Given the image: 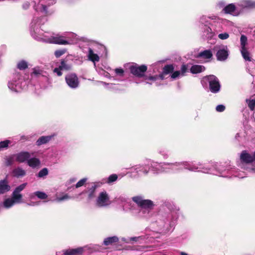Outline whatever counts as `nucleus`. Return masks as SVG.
<instances>
[{"mask_svg": "<svg viewBox=\"0 0 255 255\" xmlns=\"http://www.w3.org/2000/svg\"><path fill=\"white\" fill-rule=\"evenodd\" d=\"M115 73L117 75H120V76L123 75L124 73V70L123 69H122V68H116L115 70Z\"/></svg>", "mask_w": 255, "mask_h": 255, "instance_id": "obj_57", "label": "nucleus"}, {"mask_svg": "<svg viewBox=\"0 0 255 255\" xmlns=\"http://www.w3.org/2000/svg\"><path fill=\"white\" fill-rule=\"evenodd\" d=\"M10 189V186L8 184L6 180H2L0 181V194H4L9 191Z\"/></svg>", "mask_w": 255, "mask_h": 255, "instance_id": "obj_25", "label": "nucleus"}, {"mask_svg": "<svg viewBox=\"0 0 255 255\" xmlns=\"http://www.w3.org/2000/svg\"><path fill=\"white\" fill-rule=\"evenodd\" d=\"M181 73L180 71H176L172 74V75H171V77L174 79H176V78L179 77L180 76H181Z\"/></svg>", "mask_w": 255, "mask_h": 255, "instance_id": "obj_54", "label": "nucleus"}, {"mask_svg": "<svg viewBox=\"0 0 255 255\" xmlns=\"http://www.w3.org/2000/svg\"><path fill=\"white\" fill-rule=\"evenodd\" d=\"M164 228L165 231H169L174 228L178 218V213L176 210H170L165 215Z\"/></svg>", "mask_w": 255, "mask_h": 255, "instance_id": "obj_6", "label": "nucleus"}, {"mask_svg": "<svg viewBox=\"0 0 255 255\" xmlns=\"http://www.w3.org/2000/svg\"><path fill=\"white\" fill-rule=\"evenodd\" d=\"M83 251L84 248L80 247L76 249H69L62 252L64 255H81L83 254Z\"/></svg>", "mask_w": 255, "mask_h": 255, "instance_id": "obj_21", "label": "nucleus"}, {"mask_svg": "<svg viewBox=\"0 0 255 255\" xmlns=\"http://www.w3.org/2000/svg\"><path fill=\"white\" fill-rule=\"evenodd\" d=\"M132 200L136 203L138 206L142 209L150 210L152 209L154 206L152 201L147 199H144L141 196L133 197L132 198Z\"/></svg>", "mask_w": 255, "mask_h": 255, "instance_id": "obj_10", "label": "nucleus"}, {"mask_svg": "<svg viewBox=\"0 0 255 255\" xmlns=\"http://www.w3.org/2000/svg\"><path fill=\"white\" fill-rule=\"evenodd\" d=\"M241 52L242 56L245 60L251 62V58L250 56V53L248 51L247 49H243V50H241Z\"/></svg>", "mask_w": 255, "mask_h": 255, "instance_id": "obj_38", "label": "nucleus"}, {"mask_svg": "<svg viewBox=\"0 0 255 255\" xmlns=\"http://www.w3.org/2000/svg\"><path fill=\"white\" fill-rule=\"evenodd\" d=\"M201 84L204 87H207L209 85V90L213 93H217L220 91L221 85L219 79L214 75L204 77L201 80Z\"/></svg>", "mask_w": 255, "mask_h": 255, "instance_id": "obj_3", "label": "nucleus"}, {"mask_svg": "<svg viewBox=\"0 0 255 255\" xmlns=\"http://www.w3.org/2000/svg\"><path fill=\"white\" fill-rule=\"evenodd\" d=\"M100 186L99 183H94L85 192L88 194V198L89 200L93 199L95 197V190L96 188Z\"/></svg>", "mask_w": 255, "mask_h": 255, "instance_id": "obj_23", "label": "nucleus"}, {"mask_svg": "<svg viewBox=\"0 0 255 255\" xmlns=\"http://www.w3.org/2000/svg\"><path fill=\"white\" fill-rule=\"evenodd\" d=\"M205 68L203 65H193L190 70L192 74H198L204 71Z\"/></svg>", "mask_w": 255, "mask_h": 255, "instance_id": "obj_27", "label": "nucleus"}, {"mask_svg": "<svg viewBox=\"0 0 255 255\" xmlns=\"http://www.w3.org/2000/svg\"><path fill=\"white\" fill-rule=\"evenodd\" d=\"M70 198V196H69L67 194H64L60 197L56 196L55 201L58 202H60L65 200H69Z\"/></svg>", "mask_w": 255, "mask_h": 255, "instance_id": "obj_40", "label": "nucleus"}, {"mask_svg": "<svg viewBox=\"0 0 255 255\" xmlns=\"http://www.w3.org/2000/svg\"><path fill=\"white\" fill-rule=\"evenodd\" d=\"M48 174V170L47 168H43L40 170L38 174L37 177L39 178H44Z\"/></svg>", "mask_w": 255, "mask_h": 255, "instance_id": "obj_41", "label": "nucleus"}, {"mask_svg": "<svg viewBox=\"0 0 255 255\" xmlns=\"http://www.w3.org/2000/svg\"><path fill=\"white\" fill-rule=\"evenodd\" d=\"M117 178L118 176L116 174H112L109 177L108 182L111 183L114 182L117 180Z\"/></svg>", "mask_w": 255, "mask_h": 255, "instance_id": "obj_52", "label": "nucleus"}, {"mask_svg": "<svg viewBox=\"0 0 255 255\" xmlns=\"http://www.w3.org/2000/svg\"><path fill=\"white\" fill-rule=\"evenodd\" d=\"M180 255H188L187 253L183 252H180Z\"/></svg>", "mask_w": 255, "mask_h": 255, "instance_id": "obj_62", "label": "nucleus"}, {"mask_svg": "<svg viewBox=\"0 0 255 255\" xmlns=\"http://www.w3.org/2000/svg\"><path fill=\"white\" fill-rule=\"evenodd\" d=\"M98 48L103 50V53L105 55L107 54V48L105 46L95 42H91L90 47L88 48V51L87 52V55L88 59L94 63L99 62L100 60L99 54H100V52L97 50Z\"/></svg>", "mask_w": 255, "mask_h": 255, "instance_id": "obj_2", "label": "nucleus"}, {"mask_svg": "<svg viewBox=\"0 0 255 255\" xmlns=\"http://www.w3.org/2000/svg\"><path fill=\"white\" fill-rule=\"evenodd\" d=\"M16 203L11 198L6 199L3 202V206L5 208L8 209L13 206Z\"/></svg>", "mask_w": 255, "mask_h": 255, "instance_id": "obj_33", "label": "nucleus"}, {"mask_svg": "<svg viewBox=\"0 0 255 255\" xmlns=\"http://www.w3.org/2000/svg\"><path fill=\"white\" fill-rule=\"evenodd\" d=\"M53 136V135L42 136L36 141V144L39 146L45 144L49 142Z\"/></svg>", "mask_w": 255, "mask_h": 255, "instance_id": "obj_28", "label": "nucleus"}, {"mask_svg": "<svg viewBox=\"0 0 255 255\" xmlns=\"http://www.w3.org/2000/svg\"><path fill=\"white\" fill-rule=\"evenodd\" d=\"M65 39H66L72 44L78 40L77 35L73 32H66L64 33Z\"/></svg>", "mask_w": 255, "mask_h": 255, "instance_id": "obj_26", "label": "nucleus"}, {"mask_svg": "<svg viewBox=\"0 0 255 255\" xmlns=\"http://www.w3.org/2000/svg\"><path fill=\"white\" fill-rule=\"evenodd\" d=\"M128 199L125 196L121 195L118 197H116L115 198V201L118 204H121L124 205L126 203H128Z\"/></svg>", "mask_w": 255, "mask_h": 255, "instance_id": "obj_35", "label": "nucleus"}, {"mask_svg": "<svg viewBox=\"0 0 255 255\" xmlns=\"http://www.w3.org/2000/svg\"><path fill=\"white\" fill-rule=\"evenodd\" d=\"M218 37L221 40H225L229 37V34L227 32L220 33L218 35Z\"/></svg>", "mask_w": 255, "mask_h": 255, "instance_id": "obj_50", "label": "nucleus"}, {"mask_svg": "<svg viewBox=\"0 0 255 255\" xmlns=\"http://www.w3.org/2000/svg\"><path fill=\"white\" fill-rule=\"evenodd\" d=\"M65 53V50H57L55 52V55L56 57H59Z\"/></svg>", "mask_w": 255, "mask_h": 255, "instance_id": "obj_56", "label": "nucleus"}, {"mask_svg": "<svg viewBox=\"0 0 255 255\" xmlns=\"http://www.w3.org/2000/svg\"><path fill=\"white\" fill-rule=\"evenodd\" d=\"M59 66L62 70H69L71 68L70 66L67 64L64 61H62L61 62Z\"/></svg>", "mask_w": 255, "mask_h": 255, "instance_id": "obj_49", "label": "nucleus"}, {"mask_svg": "<svg viewBox=\"0 0 255 255\" xmlns=\"http://www.w3.org/2000/svg\"><path fill=\"white\" fill-rule=\"evenodd\" d=\"M139 238V237H137V238H136V237L133 238H132V240H133V241H136V239H138Z\"/></svg>", "mask_w": 255, "mask_h": 255, "instance_id": "obj_63", "label": "nucleus"}, {"mask_svg": "<svg viewBox=\"0 0 255 255\" xmlns=\"http://www.w3.org/2000/svg\"><path fill=\"white\" fill-rule=\"evenodd\" d=\"M119 239L116 236H113L106 238L104 241V245L105 246L112 245L118 242Z\"/></svg>", "mask_w": 255, "mask_h": 255, "instance_id": "obj_30", "label": "nucleus"}, {"mask_svg": "<svg viewBox=\"0 0 255 255\" xmlns=\"http://www.w3.org/2000/svg\"><path fill=\"white\" fill-rule=\"evenodd\" d=\"M17 66L19 70H24L28 67V64L25 61L21 60L17 63Z\"/></svg>", "mask_w": 255, "mask_h": 255, "instance_id": "obj_42", "label": "nucleus"}, {"mask_svg": "<svg viewBox=\"0 0 255 255\" xmlns=\"http://www.w3.org/2000/svg\"><path fill=\"white\" fill-rule=\"evenodd\" d=\"M65 81L68 86L72 89H76L79 85V81L75 73H69L65 76Z\"/></svg>", "mask_w": 255, "mask_h": 255, "instance_id": "obj_11", "label": "nucleus"}, {"mask_svg": "<svg viewBox=\"0 0 255 255\" xmlns=\"http://www.w3.org/2000/svg\"><path fill=\"white\" fill-rule=\"evenodd\" d=\"M54 34H51L50 32L43 31L41 36L36 35L35 39L38 41H43L47 43L52 42V36Z\"/></svg>", "mask_w": 255, "mask_h": 255, "instance_id": "obj_19", "label": "nucleus"}, {"mask_svg": "<svg viewBox=\"0 0 255 255\" xmlns=\"http://www.w3.org/2000/svg\"><path fill=\"white\" fill-rule=\"evenodd\" d=\"M208 18H210V17H207L206 16H203L200 18V22L202 24H205L204 27V32L205 35H206V36H207L208 38H212L214 34L212 32L211 28L207 25L208 21L207 19Z\"/></svg>", "mask_w": 255, "mask_h": 255, "instance_id": "obj_16", "label": "nucleus"}, {"mask_svg": "<svg viewBox=\"0 0 255 255\" xmlns=\"http://www.w3.org/2000/svg\"><path fill=\"white\" fill-rule=\"evenodd\" d=\"M29 7V3L28 2H24L22 5V8L24 9H27Z\"/></svg>", "mask_w": 255, "mask_h": 255, "instance_id": "obj_59", "label": "nucleus"}, {"mask_svg": "<svg viewBox=\"0 0 255 255\" xmlns=\"http://www.w3.org/2000/svg\"><path fill=\"white\" fill-rule=\"evenodd\" d=\"M159 153L163 157L164 159H167L169 157V153L165 150H160Z\"/></svg>", "mask_w": 255, "mask_h": 255, "instance_id": "obj_53", "label": "nucleus"}, {"mask_svg": "<svg viewBox=\"0 0 255 255\" xmlns=\"http://www.w3.org/2000/svg\"><path fill=\"white\" fill-rule=\"evenodd\" d=\"M5 159V164L8 166L12 165L14 160H15V155H12L9 156H6L4 158Z\"/></svg>", "mask_w": 255, "mask_h": 255, "instance_id": "obj_36", "label": "nucleus"}, {"mask_svg": "<svg viewBox=\"0 0 255 255\" xmlns=\"http://www.w3.org/2000/svg\"><path fill=\"white\" fill-rule=\"evenodd\" d=\"M249 71L252 76H255V63L253 62H252L251 65L250 67Z\"/></svg>", "mask_w": 255, "mask_h": 255, "instance_id": "obj_48", "label": "nucleus"}, {"mask_svg": "<svg viewBox=\"0 0 255 255\" xmlns=\"http://www.w3.org/2000/svg\"><path fill=\"white\" fill-rule=\"evenodd\" d=\"M14 176L20 177L24 176L25 174V171L20 167L15 168L12 172Z\"/></svg>", "mask_w": 255, "mask_h": 255, "instance_id": "obj_31", "label": "nucleus"}, {"mask_svg": "<svg viewBox=\"0 0 255 255\" xmlns=\"http://www.w3.org/2000/svg\"><path fill=\"white\" fill-rule=\"evenodd\" d=\"M53 3V1H51L48 3L44 1H41L34 6V9L37 12H40L43 14H48V11L47 10L48 6H50Z\"/></svg>", "mask_w": 255, "mask_h": 255, "instance_id": "obj_14", "label": "nucleus"}, {"mask_svg": "<svg viewBox=\"0 0 255 255\" xmlns=\"http://www.w3.org/2000/svg\"><path fill=\"white\" fill-rule=\"evenodd\" d=\"M216 110L218 112H222L225 110V107L223 105H219L216 107Z\"/></svg>", "mask_w": 255, "mask_h": 255, "instance_id": "obj_55", "label": "nucleus"}, {"mask_svg": "<svg viewBox=\"0 0 255 255\" xmlns=\"http://www.w3.org/2000/svg\"><path fill=\"white\" fill-rule=\"evenodd\" d=\"M146 84H151L152 83H149V82L147 81V82H146Z\"/></svg>", "mask_w": 255, "mask_h": 255, "instance_id": "obj_64", "label": "nucleus"}, {"mask_svg": "<svg viewBox=\"0 0 255 255\" xmlns=\"http://www.w3.org/2000/svg\"><path fill=\"white\" fill-rule=\"evenodd\" d=\"M76 180V178H71L69 181H70V183H73V182H75Z\"/></svg>", "mask_w": 255, "mask_h": 255, "instance_id": "obj_61", "label": "nucleus"}, {"mask_svg": "<svg viewBox=\"0 0 255 255\" xmlns=\"http://www.w3.org/2000/svg\"><path fill=\"white\" fill-rule=\"evenodd\" d=\"M174 67L172 65H167L164 66L163 69V73L159 75H156L154 76H145L144 77L145 80L150 81L152 82H155L156 86H159V84L156 82L157 80H162L164 79L163 75L168 74L171 73L174 70Z\"/></svg>", "mask_w": 255, "mask_h": 255, "instance_id": "obj_7", "label": "nucleus"}, {"mask_svg": "<svg viewBox=\"0 0 255 255\" xmlns=\"http://www.w3.org/2000/svg\"><path fill=\"white\" fill-rule=\"evenodd\" d=\"M188 66L187 65L183 64L182 65L181 67V76H183L185 75V74L187 71Z\"/></svg>", "mask_w": 255, "mask_h": 255, "instance_id": "obj_51", "label": "nucleus"}, {"mask_svg": "<svg viewBox=\"0 0 255 255\" xmlns=\"http://www.w3.org/2000/svg\"><path fill=\"white\" fill-rule=\"evenodd\" d=\"M33 153H30L27 151H23L19 152L17 154H14L15 156V160L19 162H24L25 161H27L29 158Z\"/></svg>", "mask_w": 255, "mask_h": 255, "instance_id": "obj_20", "label": "nucleus"}, {"mask_svg": "<svg viewBox=\"0 0 255 255\" xmlns=\"http://www.w3.org/2000/svg\"><path fill=\"white\" fill-rule=\"evenodd\" d=\"M137 174H143L147 175L149 172V166L148 160L143 164L136 165L131 168Z\"/></svg>", "mask_w": 255, "mask_h": 255, "instance_id": "obj_15", "label": "nucleus"}, {"mask_svg": "<svg viewBox=\"0 0 255 255\" xmlns=\"http://www.w3.org/2000/svg\"><path fill=\"white\" fill-rule=\"evenodd\" d=\"M27 184V183H24L16 187L14 190L20 193V192L26 187Z\"/></svg>", "mask_w": 255, "mask_h": 255, "instance_id": "obj_46", "label": "nucleus"}, {"mask_svg": "<svg viewBox=\"0 0 255 255\" xmlns=\"http://www.w3.org/2000/svg\"><path fill=\"white\" fill-rule=\"evenodd\" d=\"M9 140H5L0 142V150L2 148H6L8 147V144L10 143Z\"/></svg>", "mask_w": 255, "mask_h": 255, "instance_id": "obj_45", "label": "nucleus"}, {"mask_svg": "<svg viewBox=\"0 0 255 255\" xmlns=\"http://www.w3.org/2000/svg\"><path fill=\"white\" fill-rule=\"evenodd\" d=\"M11 198L14 200L16 203H20L22 202V195L21 193L14 190L12 194Z\"/></svg>", "mask_w": 255, "mask_h": 255, "instance_id": "obj_32", "label": "nucleus"}, {"mask_svg": "<svg viewBox=\"0 0 255 255\" xmlns=\"http://www.w3.org/2000/svg\"><path fill=\"white\" fill-rule=\"evenodd\" d=\"M87 181V178H84L80 180H79L75 185L76 188H79L80 187L84 185V184Z\"/></svg>", "mask_w": 255, "mask_h": 255, "instance_id": "obj_47", "label": "nucleus"}, {"mask_svg": "<svg viewBox=\"0 0 255 255\" xmlns=\"http://www.w3.org/2000/svg\"><path fill=\"white\" fill-rule=\"evenodd\" d=\"M111 204L109 195L106 191L100 192L96 199V205L99 207H104Z\"/></svg>", "mask_w": 255, "mask_h": 255, "instance_id": "obj_8", "label": "nucleus"}, {"mask_svg": "<svg viewBox=\"0 0 255 255\" xmlns=\"http://www.w3.org/2000/svg\"><path fill=\"white\" fill-rule=\"evenodd\" d=\"M27 164L29 166L32 168H38L40 165V160L36 157H31L29 158L28 160H27Z\"/></svg>", "mask_w": 255, "mask_h": 255, "instance_id": "obj_24", "label": "nucleus"}, {"mask_svg": "<svg viewBox=\"0 0 255 255\" xmlns=\"http://www.w3.org/2000/svg\"><path fill=\"white\" fill-rule=\"evenodd\" d=\"M39 203H40V202H31L30 203H28L27 205L29 206H33L38 205L39 204Z\"/></svg>", "mask_w": 255, "mask_h": 255, "instance_id": "obj_60", "label": "nucleus"}, {"mask_svg": "<svg viewBox=\"0 0 255 255\" xmlns=\"http://www.w3.org/2000/svg\"><path fill=\"white\" fill-rule=\"evenodd\" d=\"M246 101L250 110H254L255 108V99L247 100Z\"/></svg>", "mask_w": 255, "mask_h": 255, "instance_id": "obj_44", "label": "nucleus"}, {"mask_svg": "<svg viewBox=\"0 0 255 255\" xmlns=\"http://www.w3.org/2000/svg\"><path fill=\"white\" fill-rule=\"evenodd\" d=\"M149 170L154 174L162 172H168L169 170H180L183 168L191 171H201L205 173H211L220 176H225L223 172L226 170L221 164H215L212 168L203 166L201 164H193L187 161L176 162L174 163L163 162L158 163L150 160H148Z\"/></svg>", "mask_w": 255, "mask_h": 255, "instance_id": "obj_1", "label": "nucleus"}, {"mask_svg": "<svg viewBox=\"0 0 255 255\" xmlns=\"http://www.w3.org/2000/svg\"><path fill=\"white\" fill-rule=\"evenodd\" d=\"M213 54L210 50H205L199 53L197 57L208 59L211 58Z\"/></svg>", "mask_w": 255, "mask_h": 255, "instance_id": "obj_29", "label": "nucleus"}, {"mask_svg": "<svg viewBox=\"0 0 255 255\" xmlns=\"http://www.w3.org/2000/svg\"><path fill=\"white\" fill-rule=\"evenodd\" d=\"M223 10L226 13H229L235 16L238 15L240 12L238 7L236 6L233 3L229 4L225 6Z\"/></svg>", "mask_w": 255, "mask_h": 255, "instance_id": "obj_18", "label": "nucleus"}, {"mask_svg": "<svg viewBox=\"0 0 255 255\" xmlns=\"http://www.w3.org/2000/svg\"><path fill=\"white\" fill-rule=\"evenodd\" d=\"M52 42L51 43L61 44V45H66L69 44L70 42L65 39L64 34L62 35H60L58 34L55 35L54 34L52 36Z\"/></svg>", "mask_w": 255, "mask_h": 255, "instance_id": "obj_17", "label": "nucleus"}, {"mask_svg": "<svg viewBox=\"0 0 255 255\" xmlns=\"http://www.w3.org/2000/svg\"><path fill=\"white\" fill-rule=\"evenodd\" d=\"M61 70H62V69L59 66L58 68H55L54 69L53 71L54 73H56L58 76H60L62 75Z\"/></svg>", "mask_w": 255, "mask_h": 255, "instance_id": "obj_58", "label": "nucleus"}, {"mask_svg": "<svg viewBox=\"0 0 255 255\" xmlns=\"http://www.w3.org/2000/svg\"><path fill=\"white\" fill-rule=\"evenodd\" d=\"M46 21L45 17H34L32 20L30 26V32L32 37L35 39L36 35L41 36L44 30L41 27Z\"/></svg>", "mask_w": 255, "mask_h": 255, "instance_id": "obj_4", "label": "nucleus"}, {"mask_svg": "<svg viewBox=\"0 0 255 255\" xmlns=\"http://www.w3.org/2000/svg\"><path fill=\"white\" fill-rule=\"evenodd\" d=\"M214 50L217 52L216 56L218 60L224 61L228 58L229 51L227 46L216 45L214 47Z\"/></svg>", "mask_w": 255, "mask_h": 255, "instance_id": "obj_9", "label": "nucleus"}, {"mask_svg": "<svg viewBox=\"0 0 255 255\" xmlns=\"http://www.w3.org/2000/svg\"><path fill=\"white\" fill-rule=\"evenodd\" d=\"M240 157L242 162L255 163V151L253 154H250L247 150H243L241 152Z\"/></svg>", "mask_w": 255, "mask_h": 255, "instance_id": "obj_13", "label": "nucleus"}, {"mask_svg": "<svg viewBox=\"0 0 255 255\" xmlns=\"http://www.w3.org/2000/svg\"><path fill=\"white\" fill-rule=\"evenodd\" d=\"M33 195L36 196L40 199H45L47 198V195L41 191H36L33 193Z\"/></svg>", "mask_w": 255, "mask_h": 255, "instance_id": "obj_39", "label": "nucleus"}, {"mask_svg": "<svg viewBox=\"0 0 255 255\" xmlns=\"http://www.w3.org/2000/svg\"><path fill=\"white\" fill-rule=\"evenodd\" d=\"M43 70L40 68L39 67H34L33 69L32 73L35 76L43 75Z\"/></svg>", "mask_w": 255, "mask_h": 255, "instance_id": "obj_43", "label": "nucleus"}, {"mask_svg": "<svg viewBox=\"0 0 255 255\" xmlns=\"http://www.w3.org/2000/svg\"><path fill=\"white\" fill-rule=\"evenodd\" d=\"M254 5V2L251 0H241L237 3L240 11L244 8L252 7Z\"/></svg>", "mask_w": 255, "mask_h": 255, "instance_id": "obj_22", "label": "nucleus"}, {"mask_svg": "<svg viewBox=\"0 0 255 255\" xmlns=\"http://www.w3.org/2000/svg\"><path fill=\"white\" fill-rule=\"evenodd\" d=\"M101 83L104 86H105V87L106 88H107L108 89H112V90H119V87L120 85L119 84H113V83L109 84V83H107L104 82H101Z\"/></svg>", "mask_w": 255, "mask_h": 255, "instance_id": "obj_34", "label": "nucleus"}, {"mask_svg": "<svg viewBox=\"0 0 255 255\" xmlns=\"http://www.w3.org/2000/svg\"><path fill=\"white\" fill-rule=\"evenodd\" d=\"M247 40H248L247 37L245 35H241V37L240 38L241 46V50H243V49H247L246 46L247 44Z\"/></svg>", "mask_w": 255, "mask_h": 255, "instance_id": "obj_37", "label": "nucleus"}, {"mask_svg": "<svg viewBox=\"0 0 255 255\" xmlns=\"http://www.w3.org/2000/svg\"><path fill=\"white\" fill-rule=\"evenodd\" d=\"M130 71L133 75L142 77L144 76V73L147 70V67L144 65L138 66L137 64H134L130 66Z\"/></svg>", "mask_w": 255, "mask_h": 255, "instance_id": "obj_12", "label": "nucleus"}, {"mask_svg": "<svg viewBox=\"0 0 255 255\" xmlns=\"http://www.w3.org/2000/svg\"><path fill=\"white\" fill-rule=\"evenodd\" d=\"M26 83L21 78V75L15 73L13 75V79L8 82V87L10 90L14 92H20L24 88Z\"/></svg>", "mask_w": 255, "mask_h": 255, "instance_id": "obj_5", "label": "nucleus"}]
</instances>
